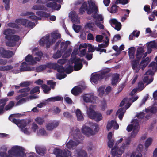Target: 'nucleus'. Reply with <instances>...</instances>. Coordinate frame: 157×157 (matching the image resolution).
Segmentation results:
<instances>
[{"mask_svg": "<svg viewBox=\"0 0 157 157\" xmlns=\"http://www.w3.org/2000/svg\"><path fill=\"white\" fill-rule=\"evenodd\" d=\"M14 105V101H10L9 104L7 105L5 108V109L6 110L10 109L11 108H12Z\"/></svg>", "mask_w": 157, "mask_h": 157, "instance_id": "46", "label": "nucleus"}, {"mask_svg": "<svg viewBox=\"0 0 157 157\" xmlns=\"http://www.w3.org/2000/svg\"><path fill=\"white\" fill-rule=\"evenodd\" d=\"M50 36L49 35H47L45 37H42L40 42V44L41 46H44L45 44L46 45L47 48H49L51 44L49 40Z\"/></svg>", "mask_w": 157, "mask_h": 157, "instance_id": "9", "label": "nucleus"}, {"mask_svg": "<svg viewBox=\"0 0 157 157\" xmlns=\"http://www.w3.org/2000/svg\"><path fill=\"white\" fill-rule=\"evenodd\" d=\"M104 38V36L102 35H97L96 36V40L98 42H101Z\"/></svg>", "mask_w": 157, "mask_h": 157, "instance_id": "51", "label": "nucleus"}, {"mask_svg": "<svg viewBox=\"0 0 157 157\" xmlns=\"http://www.w3.org/2000/svg\"><path fill=\"white\" fill-rule=\"evenodd\" d=\"M30 90L29 87L21 89L18 91V93H22L20 95L21 97H25L27 96L29 94L27 92H29Z\"/></svg>", "mask_w": 157, "mask_h": 157, "instance_id": "21", "label": "nucleus"}, {"mask_svg": "<svg viewBox=\"0 0 157 157\" xmlns=\"http://www.w3.org/2000/svg\"><path fill=\"white\" fill-rule=\"evenodd\" d=\"M114 141L113 139L109 140L108 142V147L110 148H111L114 145Z\"/></svg>", "mask_w": 157, "mask_h": 157, "instance_id": "62", "label": "nucleus"}, {"mask_svg": "<svg viewBox=\"0 0 157 157\" xmlns=\"http://www.w3.org/2000/svg\"><path fill=\"white\" fill-rule=\"evenodd\" d=\"M144 52L143 47H138L137 49L135 55L137 59L140 60L142 58Z\"/></svg>", "mask_w": 157, "mask_h": 157, "instance_id": "14", "label": "nucleus"}, {"mask_svg": "<svg viewBox=\"0 0 157 157\" xmlns=\"http://www.w3.org/2000/svg\"><path fill=\"white\" fill-rule=\"evenodd\" d=\"M95 25L100 29H104V25L100 22H98L97 21H95Z\"/></svg>", "mask_w": 157, "mask_h": 157, "instance_id": "58", "label": "nucleus"}, {"mask_svg": "<svg viewBox=\"0 0 157 157\" xmlns=\"http://www.w3.org/2000/svg\"><path fill=\"white\" fill-rule=\"evenodd\" d=\"M30 122L29 120H20V123H19L20 127L22 128H23L26 127L28 124H29Z\"/></svg>", "mask_w": 157, "mask_h": 157, "instance_id": "32", "label": "nucleus"}, {"mask_svg": "<svg viewBox=\"0 0 157 157\" xmlns=\"http://www.w3.org/2000/svg\"><path fill=\"white\" fill-rule=\"evenodd\" d=\"M48 85L50 86V87L52 89H54V87L56 85V83L55 82L53 81L52 80H49L47 82Z\"/></svg>", "mask_w": 157, "mask_h": 157, "instance_id": "53", "label": "nucleus"}, {"mask_svg": "<svg viewBox=\"0 0 157 157\" xmlns=\"http://www.w3.org/2000/svg\"><path fill=\"white\" fill-rule=\"evenodd\" d=\"M70 44V42L69 41H67L65 42H62L60 43L61 50L65 51L67 48L68 45Z\"/></svg>", "mask_w": 157, "mask_h": 157, "instance_id": "31", "label": "nucleus"}, {"mask_svg": "<svg viewBox=\"0 0 157 157\" xmlns=\"http://www.w3.org/2000/svg\"><path fill=\"white\" fill-rule=\"evenodd\" d=\"M124 108H121L119 109L116 112V114H119L118 117L121 120H122L124 114Z\"/></svg>", "mask_w": 157, "mask_h": 157, "instance_id": "33", "label": "nucleus"}, {"mask_svg": "<svg viewBox=\"0 0 157 157\" xmlns=\"http://www.w3.org/2000/svg\"><path fill=\"white\" fill-rule=\"evenodd\" d=\"M102 34L104 36V37H105V39L106 40H104L103 41L104 42H105L109 44V36L110 35V34L109 32L107 31L106 33H103Z\"/></svg>", "mask_w": 157, "mask_h": 157, "instance_id": "34", "label": "nucleus"}, {"mask_svg": "<svg viewBox=\"0 0 157 157\" xmlns=\"http://www.w3.org/2000/svg\"><path fill=\"white\" fill-rule=\"evenodd\" d=\"M73 27L75 31L77 33H78L80 29V27L79 26L74 24L73 25Z\"/></svg>", "mask_w": 157, "mask_h": 157, "instance_id": "61", "label": "nucleus"}, {"mask_svg": "<svg viewBox=\"0 0 157 157\" xmlns=\"http://www.w3.org/2000/svg\"><path fill=\"white\" fill-rule=\"evenodd\" d=\"M77 120L81 121L84 120V117L82 115V112L79 109H77L75 112Z\"/></svg>", "mask_w": 157, "mask_h": 157, "instance_id": "30", "label": "nucleus"}, {"mask_svg": "<svg viewBox=\"0 0 157 157\" xmlns=\"http://www.w3.org/2000/svg\"><path fill=\"white\" fill-rule=\"evenodd\" d=\"M46 7L51 8L52 9L55 10H59L61 8V5L60 4H57L55 2H50L46 3L45 5Z\"/></svg>", "mask_w": 157, "mask_h": 157, "instance_id": "13", "label": "nucleus"}, {"mask_svg": "<svg viewBox=\"0 0 157 157\" xmlns=\"http://www.w3.org/2000/svg\"><path fill=\"white\" fill-rule=\"evenodd\" d=\"M62 55V52L60 51L57 50L56 52L54 54L53 57L55 59H57L60 58Z\"/></svg>", "mask_w": 157, "mask_h": 157, "instance_id": "42", "label": "nucleus"}, {"mask_svg": "<svg viewBox=\"0 0 157 157\" xmlns=\"http://www.w3.org/2000/svg\"><path fill=\"white\" fill-rule=\"evenodd\" d=\"M92 17L95 19H97L98 20L100 21H102L103 20V18L101 14H93Z\"/></svg>", "mask_w": 157, "mask_h": 157, "instance_id": "39", "label": "nucleus"}, {"mask_svg": "<svg viewBox=\"0 0 157 157\" xmlns=\"http://www.w3.org/2000/svg\"><path fill=\"white\" fill-rule=\"evenodd\" d=\"M69 16L71 18V21L73 22L78 24L80 23L79 18L75 11H71L69 13Z\"/></svg>", "mask_w": 157, "mask_h": 157, "instance_id": "11", "label": "nucleus"}, {"mask_svg": "<svg viewBox=\"0 0 157 157\" xmlns=\"http://www.w3.org/2000/svg\"><path fill=\"white\" fill-rule=\"evenodd\" d=\"M57 63H46L47 68L50 69H53L55 70Z\"/></svg>", "mask_w": 157, "mask_h": 157, "instance_id": "41", "label": "nucleus"}, {"mask_svg": "<svg viewBox=\"0 0 157 157\" xmlns=\"http://www.w3.org/2000/svg\"><path fill=\"white\" fill-rule=\"evenodd\" d=\"M28 21V20L26 19L20 18L16 19L15 22L17 24H21L25 27H26Z\"/></svg>", "mask_w": 157, "mask_h": 157, "instance_id": "27", "label": "nucleus"}, {"mask_svg": "<svg viewBox=\"0 0 157 157\" xmlns=\"http://www.w3.org/2000/svg\"><path fill=\"white\" fill-rule=\"evenodd\" d=\"M75 156L76 157H87V154L84 150L77 149L76 150Z\"/></svg>", "mask_w": 157, "mask_h": 157, "instance_id": "17", "label": "nucleus"}, {"mask_svg": "<svg viewBox=\"0 0 157 157\" xmlns=\"http://www.w3.org/2000/svg\"><path fill=\"white\" fill-rule=\"evenodd\" d=\"M90 102L92 103H96L98 101V98L93 95H91Z\"/></svg>", "mask_w": 157, "mask_h": 157, "instance_id": "47", "label": "nucleus"}, {"mask_svg": "<svg viewBox=\"0 0 157 157\" xmlns=\"http://www.w3.org/2000/svg\"><path fill=\"white\" fill-rule=\"evenodd\" d=\"M82 91L81 88L79 86H76L71 90V93L74 95L76 96L80 94Z\"/></svg>", "mask_w": 157, "mask_h": 157, "instance_id": "18", "label": "nucleus"}, {"mask_svg": "<svg viewBox=\"0 0 157 157\" xmlns=\"http://www.w3.org/2000/svg\"><path fill=\"white\" fill-rule=\"evenodd\" d=\"M34 70V67L28 66L27 63L25 62L22 63L20 68V71L21 72L30 71Z\"/></svg>", "mask_w": 157, "mask_h": 157, "instance_id": "10", "label": "nucleus"}, {"mask_svg": "<svg viewBox=\"0 0 157 157\" xmlns=\"http://www.w3.org/2000/svg\"><path fill=\"white\" fill-rule=\"evenodd\" d=\"M59 122L57 121L56 122H52L49 123L46 125L47 129L49 131H51L57 127L59 125Z\"/></svg>", "mask_w": 157, "mask_h": 157, "instance_id": "16", "label": "nucleus"}, {"mask_svg": "<svg viewBox=\"0 0 157 157\" xmlns=\"http://www.w3.org/2000/svg\"><path fill=\"white\" fill-rule=\"evenodd\" d=\"M91 95L86 94L83 97L84 101L86 102H90L91 99Z\"/></svg>", "mask_w": 157, "mask_h": 157, "instance_id": "44", "label": "nucleus"}, {"mask_svg": "<svg viewBox=\"0 0 157 157\" xmlns=\"http://www.w3.org/2000/svg\"><path fill=\"white\" fill-rule=\"evenodd\" d=\"M56 70L57 71L60 73H63L65 72V68L62 65H59L57 63L55 70Z\"/></svg>", "mask_w": 157, "mask_h": 157, "instance_id": "36", "label": "nucleus"}, {"mask_svg": "<svg viewBox=\"0 0 157 157\" xmlns=\"http://www.w3.org/2000/svg\"><path fill=\"white\" fill-rule=\"evenodd\" d=\"M51 36L52 38L58 39L60 38L61 37V36L60 34L59 33L54 32L51 34Z\"/></svg>", "mask_w": 157, "mask_h": 157, "instance_id": "56", "label": "nucleus"}, {"mask_svg": "<svg viewBox=\"0 0 157 157\" xmlns=\"http://www.w3.org/2000/svg\"><path fill=\"white\" fill-rule=\"evenodd\" d=\"M67 75L65 73H57L56 74L57 78L61 80L67 76Z\"/></svg>", "mask_w": 157, "mask_h": 157, "instance_id": "48", "label": "nucleus"}, {"mask_svg": "<svg viewBox=\"0 0 157 157\" xmlns=\"http://www.w3.org/2000/svg\"><path fill=\"white\" fill-rule=\"evenodd\" d=\"M98 12V10L97 6L92 1H91L90 3H89V7L87 11V14L90 15L93 13V14H95Z\"/></svg>", "mask_w": 157, "mask_h": 157, "instance_id": "7", "label": "nucleus"}, {"mask_svg": "<svg viewBox=\"0 0 157 157\" xmlns=\"http://www.w3.org/2000/svg\"><path fill=\"white\" fill-rule=\"evenodd\" d=\"M94 109V105H91L90 106L89 111L87 113L88 116L90 119H94L98 122L102 119V114L98 112H95Z\"/></svg>", "mask_w": 157, "mask_h": 157, "instance_id": "4", "label": "nucleus"}, {"mask_svg": "<svg viewBox=\"0 0 157 157\" xmlns=\"http://www.w3.org/2000/svg\"><path fill=\"white\" fill-rule=\"evenodd\" d=\"M139 124L137 123L135 125L132 124L128 125L127 127L126 130L128 132H131L132 130H136L138 128Z\"/></svg>", "mask_w": 157, "mask_h": 157, "instance_id": "23", "label": "nucleus"}, {"mask_svg": "<svg viewBox=\"0 0 157 157\" xmlns=\"http://www.w3.org/2000/svg\"><path fill=\"white\" fill-rule=\"evenodd\" d=\"M145 112L147 113L151 112L152 113H155L157 112V107L152 106L150 108H147L146 109Z\"/></svg>", "mask_w": 157, "mask_h": 157, "instance_id": "35", "label": "nucleus"}, {"mask_svg": "<svg viewBox=\"0 0 157 157\" xmlns=\"http://www.w3.org/2000/svg\"><path fill=\"white\" fill-rule=\"evenodd\" d=\"M98 125L96 123H93L90 127L84 126L82 129V132L87 136L95 135L99 130Z\"/></svg>", "mask_w": 157, "mask_h": 157, "instance_id": "2", "label": "nucleus"}, {"mask_svg": "<svg viewBox=\"0 0 157 157\" xmlns=\"http://www.w3.org/2000/svg\"><path fill=\"white\" fill-rule=\"evenodd\" d=\"M102 75L98 74H96L92 75L90 78V80L91 82L95 83L98 81L101 80L103 79Z\"/></svg>", "mask_w": 157, "mask_h": 157, "instance_id": "15", "label": "nucleus"}, {"mask_svg": "<svg viewBox=\"0 0 157 157\" xmlns=\"http://www.w3.org/2000/svg\"><path fill=\"white\" fill-rule=\"evenodd\" d=\"M65 72L66 73L70 74L73 71V67L71 65H69L67 68H65Z\"/></svg>", "mask_w": 157, "mask_h": 157, "instance_id": "49", "label": "nucleus"}, {"mask_svg": "<svg viewBox=\"0 0 157 157\" xmlns=\"http://www.w3.org/2000/svg\"><path fill=\"white\" fill-rule=\"evenodd\" d=\"M117 146H115L111 150V155L113 157H115L116 155H117V150H116V148Z\"/></svg>", "mask_w": 157, "mask_h": 157, "instance_id": "59", "label": "nucleus"}, {"mask_svg": "<svg viewBox=\"0 0 157 157\" xmlns=\"http://www.w3.org/2000/svg\"><path fill=\"white\" fill-rule=\"evenodd\" d=\"M47 68L46 65H40L36 68V70L38 72H40L46 69Z\"/></svg>", "mask_w": 157, "mask_h": 157, "instance_id": "54", "label": "nucleus"}, {"mask_svg": "<svg viewBox=\"0 0 157 157\" xmlns=\"http://www.w3.org/2000/svg\"><path fill=\"white\" fill-rule=\"evenodd\" d=\"M25 15L27 16H29L28 17L33 21H37L38 17L35 15V13L33 12H27L25 13Z\"/></svg>", "mask_w": 157, "mask_h": 157, "instance_id": "26", "label": "nucleus"}, {"mask_svg": "<svg viewBox=\"0 0 157 157\" xmlns=\"http://www.w3.org/2000/svg\"><path fill=\"white\" fill-rule=\"evenodd\" d=\"M78 145L76 142L71 140L66 144V146L67 148L71 149L75 147Z\"/></svg>", "mask_w": 157, "mask_h": 157, "instance_id": "22", "label": "nucleus"}, {"mask_svg": "<svg viewBox=\"0 0 157 157\" xmlns=\"http://www.w3.org/2000/svg\"><path fill=\"white\" fill-rule=\"evenodd\" d=\"M128 53L130 59H133L135 57V48L134 47H130L128 49Z\"/></svg>", "mask_w": 157, "mask_h": 157, "instance_id": "24", "label": "nucleus"}, {"mask_svg": "<svg viewBox=\"0 0 157 157\" xmlns=\"http://www.w3.org/2000/svg\"><path fill=\"white\" fill-rule=\"evenodd\" d=\"M35 121L39 125H42L44 122V119L40 117H38L35 120Z\"/></svg>", "mask_w": 157, "mask_h": 157, "instance_id": "43", "label": "nucleus"}, {"mask_svg": "<svg viewBox=\"0 0 157 157\" xmlns=\"http://www.w3.org/2000/svg\"><path fill=\"white\" fill-rule=\"evenodd\" d=\"M9 155L6 157H26V154L21 147L17 146L13 147L8 151Z\"/></svg>", "mask_w": 157, "mask_h": 157, "instance_id": "3", "label": "nucleus"}, {"mask_svg": "<svg viewBox=\"0 0 157 157\" xmlns=\"http://www.w3.org/2000/svg\"><path fill=\"white\" fill-rule=\"evenodd\" d=\"M32 9L35 10H40L46 11L47 8L44 6L42 5H35L33 6Z\"/></svg>", "mask_w": 157, "mask_h": 157, "instance_id": "28", "label": "nucleus"}, {"mask_svg": "<svg viewBox=\"0 0 157 157\" xmlns=\"http://www.w3.org/2000/svg\"><path fill=\"white\" fill-rule=\"evenodd\" d=\"M88 52H94L95 49L94 48V46H93L91 44H88Z\"/></svg>", "mask_w": 157, "mask_h": 157, "instance_id": "60", "label": "nucleus"}, {"mask_svg": "<svg viewBox=\"0 0 157 157\" xmlns=\"http://www.w3.org/2000/svg\"><path fill=\"white\" fill-rule=\"evenodd\" d=\"M152 141V140L151 138H148L145 142V147L147 148L151 144Z\"/></svg>", "mask_w": 157, "mask_h": 157, "instance_id": "50", "label": "nucleus"}, {"mask_svg": "<svg viewBox=\"0 0 157 157\" xmlns=\"http://www.w3.org/2000/svg\"><path fill=\"white\" fill-rule=\"evenodd\" d=\"M39 87L36 86L33 88L30 91V94H33L34 93L40 92Z\"/></svg>", "mask_w": 157, "mask_h": 157, "instance_id": "52", "label": "nucleus"}, {"mask_svg": "<svg viewBox=\"0 0 157 157\" xmlns=\"http://www.w3.org/2000/svg\"><path fill=\"white\" fill-rule=\"evenodd\" d=\"M54 153L58 157H71V151L67 149L63 151L60 149H56Z\"/></svg>", "mask_w": 157, "mask_h": 157, "instance_id": "5", "label": "nucleus"}, {"mask_svg": "<svg viewBox=\"0 0 157 157\" xmlns=\"http://www.w3.org/2000/svg\"><path fill=\"white\" fill-rule=\"evenodd\" d=\"M0 54L1 56L6 58H10L14 54V52L10 50H6L3 48H0Z\"/></svg>", "mask_w": 157, "mask_h": 157, "instance_id": "6", "label": "nucleus"}, {"mask_svg": "<svg viewBox=\"0 0 157 157\" xmlns=\"http://www.w3.org/2000/svg\"><path fill=\"white\" fill-rule=\"evenodd\" d=\"M82 60L80 58H74L72 60V63H74V69L75 71H78L80 70L82 67L83 65L82 63Z\"/></svg>", "mask_w": 157, "mask_h": 157, "instance_id": "8", "label": "nucleus"}, {"mask_svg": "<svg viewBox=\"0 0 157 157\" xmlns=\"http://www.w3.org/2000/svg\"><path fill=\"white\" fill-rule=\"evenodd\" d=\"M138 59H133L131 61V66L133 70L135 71L136 73H138L140 69V65H139V61Z\"/></svg>", "mask_w": 157, "mask_h": 157, "instance_id": "12", "label": "nucleus"}, {"mask_svg": "<svg viewBox=\"0 0 157 157\" xmlns=\"http://www.w3.org/2000/svg\"><path fill=\"white\" fill-rule=\"evenodd\" d=\"M41 87L43 89L44 92L46 94L51 90V88L45 84L41 85Z\"/></svg>", "mask_w": 157, "mask_h": 157, "instance_id": "40", "label": "nucleus"}, {"mask_svg": "<svg viewBox=\"0 0 157 157\" xmlns=\"http://www.w3.org/2000/svg\"><path fill=\"white\" fill-rule=\"evenodd\" d=\"M98 92L99 93V95L102 97L104 93V88L102 87H100L98 90Z\"/></svg>", "mask_w": 157, "mask_h": 157, "instance_id": "55", "label": "nucleus"}, {"mask_svg": "<svg viewBox=\"0 0 157 157\" xmlns=\"http://www.w3.org/2000/svg\"><path fill=\"white\" fill-rule=\"evenodd\" d=\"M85 27L86 29L92 31H94L96 29L95 23L92 22L87 23L85 25Z\"/></svg>", "mask_w": 157, "mask_h": 157, "instance_id": "19", "label": "nucleus"}, {"mask_svg": "<svg viewBox=\"0 0 157 157\" xmlns=\"http://www.w3.org/2000/svg\"><path fill=\"white\" fill-rule=\"evenodd\" d=\"M128 3V0H116V4H118L119 3H121L122 5H125Z\"/></svg>", "mask_w": 157, "mask_h": 157, "instance_id": "57", "label": "nucleus"}, {"mask_svg": "<svg viewBox=\"0 0 157 157\" xmlns=\"http://www.w3.org/2000/svg\"><path fill=\"white\" fill-rule=\"evenodd\" d=\"M36 14L38 16L42 17L48 18L50 16V14L49 13L42 11H37Z\"/></svg>", "mask_w": 157, "mask_h": 157, "instance_id": "29", "label": "nucleus"}, {"mask_svg": "<svg viewBox=\"0 0 157 157\" xmlns=\"http://www.w3.org/2000/svg\"><path fill=\"white\" fill-rule=\"evenodd\" d=\"M145 115V113L143 112H140L137 114L136 116L139 119H142L144 118Z\"/></svg>", "mask_w": 157, "mask_h": 157, "instance_id": "64", "label": "nucleus"}, {"mask_svg": "<svg viewBox=\"0 0 157 157\" xmlns=\"http://www.w3.org/2000/svg\"><path fill=\"white\" fill-rule=\"evenodd\" d=\"M119 6H117L116 5H113L112 6L111 8V13H115L117 12V8Z\"/></svg>", "mask_w": 157, "mask_h": 157, "instance_id": "45", "label": "nucleus"}, {"mask_svg": "<svg viewBox=\"0 0 157 157\" xmlns=\"http://www.w3.org/2000/svg\"><path fill=\"white\" fill-rule=\"evenodd\" d=\"M8 25L9 27H12L13 28L18 29L19 28L18 25L14 23H9Z\"/></svg>", "mask_w": 157, "mask_h": 157, "instance_id": "63", "label": "nucleus"}, {"mask_svg": "<svg viewBox=\"0 0 157 157\" xmlns=\"http://www.w3.org/2000/svg\"><path fill=\"white\" fill-rule=\"evenodd\" d=\"M13 30L10 29H6L3 31V34L5 35V39L8 40L6 43V45L9 47H13L16 45L17 42L20 39L18 36L11 34L14 33Z\"/></svg>", "mask_w": 157, "mask_h": 157, "instance_id": "1", "label": "nucleus"}, {"mask_svg": "<svg viewBox=\"0 0 157 157\" xmlns=\"http://www.w3.org/2000/svg\"><path fill=\"white\" fill-rule=\"evenodd\" d=\"M37 153L40 155H43L45 153L46 150L45 149L40 147H35Z\"/></svg>", "mask_w": 157, "mask_h": 157, "instance_id": "37", "label": "nucleus"}, {"mask_svg": "<svg viewBox=\"0 0 157 157\" xmlns=\"http://www.w3.org/2000/svg\"><path fill=\"white\" fill-rule=\"evenodd\" d=\"M119 78V74L116 73L114 74L112 77L111 79V84L113 86H115L117 85L118 82Z\"/></svg>", "mask_w": 157, "mask_h": 157, "instance_id": "20", "label": "nucleus"}, {"mask_svg": "<svg viewBox=\"0 0 157 157\" xmlns=\"http://www.w3.org/2000/svg\"><path fill=\"white\" fill-rule=\"evenodd\" d=\"M115 123V121L114 120H112L111 121H108L106 126L107 129L108 130L111 129Z\"/></svg>", "mask_w": 157, "mask_h": 157, "instance_id": "38", "label": "nucleus"}, {"mask_svg": "<svg viewBox=\"0 0 157 157\" xmlns=\"http://www.w3.org/2000/svg\"><path fill=\"white\" fill-rule=\"evenodd\" d=\"M25 60L26 62L29 63L32 65L36 63L32 56L30 54H28L26 56Z\"/></svg>", "mask_w": 157, "mask_h": 157, "instance_id": "25", "label": "nucleus"}]
</instances>
